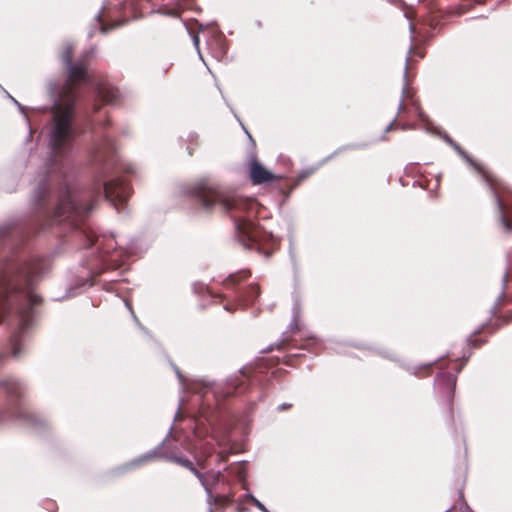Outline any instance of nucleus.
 Listing matches in <instances>:
<instances>
[{
	"label": "nucleus",
	"instance_id": "15",
	"mask_svg": "<svg viewBox=\"0 0 512 512\" xmlns=\"http://www.w3.org/2000/svg\"><path fill=\"white\" fill-rule=\"evenodd\" d=\"M444 378V375H440L437 377V382H440V380H442Z\"/></svg>",
	"mask_w": 512,
	"mask_h": 512
},
{
	"label": "nucleus",
	"instance_id": "14",
	"mask_svg": "<svg viewBox=\"0 0 512 512\" xmlns=\"http://www.w3.org/2000/svg\"><path fill=\"white\" fill-rule=\"evenodd\" d=\"M13 354L16 356L19 354V351L18 349L16 348V346L13 347Z\"/></svg>",
	"mask_w": 512,
	"mask_h": 512
},
{
	"label": "nucleus",
	"instance_id": "2",
	"mask_svg": "<svg viewBox=\"0 0 512 512\" xmlns=\"http://www.w3.org/2000/svg\"><path fill=\"white\" fill-rule=\"evenodd\" d=\"M215 202H220L226 210L241 209L243 201L235 195H223L217 191H208L202 196L203 206L211 207Z\"/></svg>",
	"mask_w": 512,
	"mask_h": 512
},
{
	"label": "nucleus",
	"instance_id": "5",
	"mask_svg": "<svg viewBox=\"0 0 512 512\" xmlns=\"http://www.w3.org/2000/svg\"><path fill=\"white\" fill-rule=\"evenodd\" d=\"M71 49H67L63 55L64 61L68 64L69 69V82L71 84L78 82V81H85L87 78V72L86 69L81 65H73L71 64Z\"/></svg>",
	"mask_w": 512,
	"mask_h": 512
},
{
	"label": "nucleus",
	"instance_id": "12",
	"mask_svg": "<svg viewBox=\"0 0 512 512\" xmlns=\"http://www.w3.org/2000/svg\"><path fill=\"white\" fill-rule=\"evenodd\" d=\"M446 378H447V381L449 382L450 386L455 385V379L451 375H447Z\"/></svg>",
	"mask_w": 512,
	"mask_h": 512
},
{
	"label": "nucleus",
	"instance_id": "16",
	"mask_svg": "<svg viewBox=\"0 0 512 512\" xmlns=\"http://www.w3.org/2000/svg\"><path fill=\"white\" fill-rule=\"evenodd\" d=\"M287 407H288L287 405L283 404L282 406L279 407V409L282 410V409H285Z\"/></svg>",
	"mask_w": 512,
	"mask_h": 512
},
{
	"label": "nucleus",
	"instance_id": "3",
	"mask_svg": "<svg viewBox=\"0 0 512 512\" xmlns=\"http://www.w3.org/2000/svg\"><path fill=\"white\" fill-rule=\"evenodd\" d=\"M104 193L105 198L117 207V202L122 203L127 199L129 189L124 182L114 180L105 184Z\"/></svg>",
	"mask_w": 512,
	"mask_h": 512
},
{
	"label": "nucleus",
	"instance_id": "17",
	"mask_svg": "<svg viewBox=\"0 0 512 512\" xmlns=\"http://www.w3.org/2000/svg\"><path fill=\"white\" fill-rule=\"evenodd\" d=\"M151 457H152V455H147V456H145V457H144V459H143V460H147V459H149V458H151Z\"/></svg>",
	"mask_w": 512,
	"mask_h": 512
},
{
	"label": "nucleus",
	"instance_id": "10",
	"mask_svg": "<svg viewBox=\"0 0 512 512\" xmlns=\"http://www.w3.org/2000/svg\"><path fill=\"white\" fill-rule=\"evenodd\" d=\"M243 233L246 234L249 239H251L253 241H256V235H255V233L253 231L244 230Z\"/></svg>",
	"mask_w": 512,
	"mask_h": 512
},
{
	"label": "nucleus",
	"instance_id": "11",
	"mask_svg": "<svg viewBox=\"0 0 512 512\" xmlns=\"http://www.w3.org/2000/svg\"><path fill=\"white\" fill-rule=\"evenodd\" d=\"M250 292L255 294V295H258L259 294V288L256 285L251 286L250 287Z\"/></svg>",
	"mask_w": 512,
	"mask_h": 512
},
{
	"label": "nucleus",
	"instance_id": "13",
	"mask_svg": "<svg viewBox=\"0 0 512 512\" xmlns=\"http://www.w3.org/2000/svg\"><path fill=\"white\" fill-rule=\"evenodd\" d=\"M193 41H194L195 46L198 48V45H199V38H198V36H194Z\"/></svg>",
	"mask_w": 512,
	"mask_h": 512
},
{
	"label": "nucleus",
	"instance_id": "7",
	"mask_svg": "<svg viewBox=\"0 0 512 512\" xmlns=\"http://www.w3.org/2000/svg\"><path fill=\"white\" fill-rule=\"evenodd\" d=\"M175 461L183 466H186L188 467L196 476L197 478L200 480L201 484L204 486L205 490L207 491L208 495L210 496V490L209 488L207 487L206 485V482H205V478L204 476L199 473L193 466H192V463L189 461V460H186V459H182V458H175Z\"/></svg>",
	"mask_w": 512,
	"mask_h": 512
},
{
	"label": "nucleus",
	"instance_id": "8",
	"mask_svg": "<svg viewBox=\"0 0 512 512\" xmlns=\"http://www.w3.org/2000/svg\"><path fill=\"white\" fill-rule=\"evenodd\" d=\"M457 149L459 150L460 154L467 160V162L473 166L477 171H479L480 173H483L485 178L488 180V176L486 175L485 171L483 170V168L478 165L477 163H475L470 157H468L463 151H461L458 147Z\"/></svg>",
	"mask_w": 512,
	"mask_h": 512
},
{
	"label": "nucleus",
	"instance_id": "18",
	"mask_svg": "<svg viewBox=\"0 0 512 512\" xmlns=\"http://www.w3.org/2000/svg\"><path fill=\"white\" fill-rule=\"evenodd\" d=\"M209 512H213V510H212V509H210V510H209Z\"/></svg>",
	"mask_w": 512,
	"mask_h": 512
},
{
	"label": "nucleus",
	"instance_id": "4",
	"mask_svg": "<svg viewBox=\"0 0 512 512\" xmlns=\"http://www.w3.org/2000/svg\"><path fill=\"white\" fill-rule=\"evenodd\" d=\"M250 178L253 184H262L273 181L275 176L256 159H253L250 164Z\"/></svg>",
	"mask_w": 512,
	"mask_h": 512
},
{
	"label": "nucleus",
	"instance_id": "1",
	"mask_svg": "<svg viewBox=\"0 0 512 512\" xmlns=\"http://www.w3.org/2000/svg\"><path fill=\"white\" fill-rule=\"evenodd\" d=\"M73 107L68 103L64 106L58 104L54 112V128L50 134V144L53 150L61 148L72 136L73 131L70 125Z\"/></svg>",
	"mask_w": 512,
	"mask_h": 512
},
{
	"label": "nucleus",
	"instance_id": "6",
	"mask_svg": "<svg viewBox=\"0 0 512 512\" xmlns=\"http://www.w3.org/2000/svg\"><path fill=\"white\" fill-rule=\"evenodd\" d=\"M78 210V206L76 201L74 200L73 195L68 192L61 200L57 207V214L59 216H65V214H69L70 212H75Z\"/></svg>",
	"mask_w": 512,
	"mask_h": 512
},
{
	"label": "nucleus",
	"instance_id": "9",
	"mask_svg": "<svg viewBox=\"0 0 512 512\" xmlns=\"http://www.w3.org/2000/svg\"><path fill=\"white\" fill-rule=\"evenodd\" d=\"M249 498L259 510H261L262 512H269L267 508L253 495H249Z\"/></svg>",
	"mask_w": 512,
	"mask_h": 512
}]
</instances>
